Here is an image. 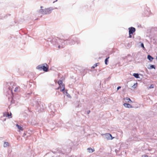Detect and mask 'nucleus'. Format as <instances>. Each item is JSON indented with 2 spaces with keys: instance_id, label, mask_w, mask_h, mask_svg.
<instances>
[{
  "instance_id": "24",
  "label": "nucleus",
  "mask_w": 157,
  "mask_h": 157,
  "mask_svg": "<svg viewBox=\"0 0 157 157\" xmlns=\"http://www.w3.org/2000/svg\"><path fill=\"white\" fill-rule=\"evenodd\" d=\"M150 69H155V66L154 65H151L149 68Z\"/></svg>"
},
{
  "instance_id": "17",
  "label": "nucleus",
  "mask_w": 157,
  "mask_h": 157,
  "mask_svg": "<svg viewBox=\"0 0 157 157\" xmlns=\"http://www.w3.org/2000/svg\"><path fill=\"white\" fill-rule=\"evenodd\" d=\"M20 87L19 86H17L14 90V91L15 92H17L20 90Z\"/></svg>"
},
{
  "instance_id": "27",
  "label": "nucleus",
  "mask_w": 157,
  "mask_h": 157,
  "mask_svg": "<svg viewBox=\"0 0 157 157\" xmlns=\"http://www.w3.org/2000/svg\"><path fill=\"white\" fill-rule=\"evenodd\" d=\"M154 85L153 84H151L150 86L149 87V89H151V88H154Z\"/></svg>"
},
{
  "instance_id": "38",
  "label": "nucleus",
  "mask_w": 157,
  "mask_h": 157,
  "mask_svg": "<svg viewBox=\"0 0 157 157\" xmlns=\"http://www.w3.org/2000/svg\"><path fill=\"white\" fill-rule=\"evenodd\" d=\"M40 7H41V8H42V7H42V6H41Z\"/></svg>"
},
{
  "instance_id": "39",
  "label": "nucleus",
  "mask_w": 157,
  "mask_h": 157,
  "mask_svg": "<svg viewBox=\"0 0 157 157\" xmlns=\"http://www.w3.org/2000/svg\"><path fill=\"white\" fill-rule=\"evenodd\" d=\"M156 59H157V56L156 57Z\"/></svg>"
},
{
  "instance_id": "7",
  "label": "nucleus",
  "mask_w": 157,
  "mask_h": 157,
  "mask_svg": "<svg viewBox=\"0 0 157 157\" xmlns=\"http://www.w3.org/2000/svg\"><path fill=\"white\" fill-rule=\"evenodd\" d=\"M104 138L108 140H112L113 139V137H112V135L109 133H106L104 135Z\"/></svg>"
},
{
  "instance_id": "2",
  "label": "nucleus",
  "mask_w": 157,
  "mask_h": 157,
  "mask_svg": "<svg viewBox=\"0 0 157 157\" xmlns=\"http://www.w3.org/2000/svg\"><path fill=\"white\" fill-rule=\"evenodd\" d=\"M68 44L70 45H72L76 43L77 44H80V41L79 39L75 37L71 36L68 39Z\"/></svg>"
},
{
  "instance_id": "25",
  "label": "nucleus",
  "mask_w": 157,
  "mask_h": 157,
  "mask_svg": "<svg viewBox=\"0 0 157 157\" xmlns=\"http://www.w3.org/2000/svg\"><path fill=\"white\" fill-rule=\"evenodd\" d=\"M99 64V63H97L96 64H95L91 68H94L95 67H96L98 65V64Z\"/></svg>"
},
{
  "instance_id": "33",
  "label": "nucleus",
  "mask_w": 157,
  "mask_h": 157,
  "mask_svg": "<svg viewBox=\"0 0 157 157\" xmlns=\"http://www.w3.org/2000/svg\"><path fill=\"white\" fill-rule=\"evenodd\" d=\"M142 157H148V156L147 155H142Z\"/></svg>"
},
{
  "instance_id": "23",
  "label": "nucleus",
  "mask_w": 157,
  "mask_h": 157,
  "mask_svg": "<svg viewBox=\"0 0 157 157\" xmlns=\"http://www.w3.org/2000/svg\"><path fill=\"white\" fill-rule=\"evenodd\" d=\"M72 126V125L69 124V123H67V124H66V126H67V128H71V126Z\"/></svg>"
},
{
  "instance_id": "3",
  "label": "nucleus",
  "mask_w": 157,
  "mask_h": 157,
  "mask_svg": "<svg viewBox=\"0 0 157 157\" xmlns=\"http://www.w3.org/2000/svg\"><path fill=\"white\" fill-rule=\"evenodd\" d=\"M49 66L46 63H43L38 65L36 67V69L40 71L43 70L45 72L48 71Z\"/></svg>"
},
{
  "instance_id": "16",
  "label": "nucleus",
  "mask_w": 157,
  "mask_h": 157,
  "mask_svg": "<svg viewBox=\"0 0 157 157\" xmlns=\"http://www.w3.org/2000/svg\"><path fill=\"white\" fill-rule=\"evenodd\" d=\"M147 59L151 61H152L153 59V58L150 55H148L147 56Z\"/></svg>"
},
{
  "instance_id": "40",
  "label": "nucleus",
  "mask_w": 157,
  "mask_h": 157,
  "mask_svg": "<svg viewBox=\"0 0 157 157\" xmlns=\"http://www.w3.org/2000/svg\"><path fill=\"white\" fill-rule=\"evenodd\" d=\"M71 157H74V156H71Z\"/></svg>"
},
{
  "instance_id": "13",
  "label": "nucleus",
  "mask_w": 157,
  "mask_h": 157,
  "mask_svg": "<svg viewBox=\"0 0 157 157\" xmlns=\"http://www.w3.org/2000/svg\"><path fill=\"white\" fill-rule=\"evenodd\" d=\"M144 16L147 17H148L150 14V12L147 10H145L144 12Z\"/></svg>"
},
{
  "instance_id": "32",
  "label": "nucleus",
  "mask_w": 157,
  "mask_h": 157,
  "mask_svg": "<svg viewBox=\"0 0 157 157\" xmlns=\"http://www.w3.org/2000/svg\"><path fill=\"white\" fill-rule=\"evenodd\" d=\"M129 38H132V34H131V33H129Z\"/></svg>"
},
{
  "instance_id": "18",
  "label": "nucleus",
  "mask_w": 157,
  "mask_h": 157,
  "mask_svg": "<svg viewBox=\"0 0 157 157\" xmlns=\"http://www.w3.org/2000/svg\"><path fill=\"white\" fill-rule=\"evenodd\" d=\"M9 143L8 142H5L3 144V147H7L9 146Z\"/></svg>"
},
{
  "instance_id": "31",
  "label": "nucleus",
  "mask_w": 157,
  "mask_h": 157,
  "mask_svg": "<svg viewBox=\"0 0 157 157\" xmlns=\"http://www.w3.org/2000/svg\"><path fill=\"white\" fill-rule=\"evenodd\" d=\"M32 94V92H30V93H28L27 94V95H26V96L27 97H28L30 94Z\"/></svg>"
},
{
  "instance_id": "20",
  "label": "nucleus",
  "mask_w": 157,
  "mask_h": 157,
  "mask_svg": "<svg viewBox=\"0 0 157 157\" xmlns=\"http://www.w3.org/2000/svg\"><path fill=\"white\" fill-rule=\"evenodd\" d=\"M133 75L136 78H139V74L138 73H134Z\"/></svg>"
},
{
  "instance_id": "6",
  "label": "nucleus",
  "mask_w": 157,
  "mask_h": 157,
  "mask_svg": "<svg viewBox=\"0 0 157 157\" xmlns=\"http://www.w3.org/2000/svg\"><path fill=\"white\" fill-rule=\"evenodd\" d=\"M36 110L38 112H42L44 109V106L42 104L41 102L38 103L36 105Z\"/></svg>"
},
{
  "instance_id": "28",
  "label": "nucleus",
  "mask_w": 157,
  "mask_h": 157,
  "mask_svg": "<svg viewBox=\"0 0 157 157\" xmlns=\"http://www.w3.org/2000/svg\"><path fill=\"white\" fill-rule=\"evenodd\" d=\"M141 47L143 48V50H145V48L144 47V44L143 43H141Z\"/></svg>"
},
{
  "instance_id": "11",
  "label": "nucleus",
  "mask_w": 157,
  "mask_h": 157,
  "mask_svg": "<svg viewBox=\"0 0 157 157\" xmlns=\"http://www.w3.org/2000/svg\"><path fill=\"white\" fill-rule=\"evenodd\" d=\"M123 105L126 108H133V107L132 106L128 103H124V104Z\"/></svg>"
},
{
  "instance_id": "1",
  "label": "nucleus",
  "mask_w": 157,
  "mask_h": 157,
  "mask_svg": "<svg viewBox=\"0 0 157 157\" xmlns=\"http://www.w3.org/2000/svg\"><path fill=\"white\" fill-rule=\"evenodd\" d=\"M68 39L64 40L63 39L56 37L53 38L51 41V43L56 47L60 49L63 48L65 45L68 44Z\"/></svg>"
},
{
  "instance_id": "12",
  "label": "nucleus",
  "mask_w": 157,
  "mask_h": 157,
  "mask_svg": "<svg viewBox=\"0 0 157 157\" xmlns=\"http://www.w3.org/2000/svg\"><path fill=\"white\" fill-rule=\"evenodd\" d=\"M63 93L65 95L67 96L69 98H71V96L68 93L67 91L66 90H64V91H63Z\"/></svg>"
},
{
  "instance_id": "29",
  "label": "nucleus",
  "mask_w": 157,
  "mask_h": 157,
  "mask_svg": "<svg viewBox=\"0 0 157 157\" xmlns=\"http://www.w3.org/2000/svg\"><path fill=\"white\" fill-rule=\"evenodd\" d=\"M137 86V84L135 83L132 86V87L133 88H136Z\"/></svg>"
},
{
  "instance_id": "37",
  "label": "nucleus",
  "mask_w": 157,
  "mask_h": 157,
  "mask_svg": "<svg viewBox=\"0 0 157 157\" xmlns=\"http://www.w3.org/2000/svg\"><path fill=\"white\" fill-rule=\"evenodd\" d=\"M57 1V0H56V1H54V2H53V3H55L56 2V1Z\"/></svg>"
},
{
  "instance_id": "26",
  "label": "nucleus",
  "mask_w": 157,
  "mask_h": 157,
  "mask_svg": "<svg viewBox=\"0 0 157 157\" xmlns=\"http://www.w3.org/2000/svg\"><path fill=\"white\" fill-rule=\"evenodd\" d=\"M58 84L59 86H61V85L63 84L62 81L61 80H59L58 82Z\"/></svg>"
},
{
  "instance_id": "30",
  "label": "nucleus",
  "mask_w": 157,
  "mask_h": 157,
  "mask_svg": "<svg viewBox=\"0 0 157 157\" xmlns=\"http://www.w3.org/2000/svg\"><path fill=\"white\" fill-rule=\"evenodd\" d=\"M56 126L57 127H60L61 125V123H60V124H58V123H57L56 124Z\"/></svg>"
},
{
  "instance_id": "36",
  "label": "nucleus",
  "mask_w": 157,
  "mask_h": 157,
  "mask_svg": "<svg viewBox=\"0 0 157 157\" xmlns=\"http://www.w3.org/2000/svg\"><path fill=\"white\" fill-rule=\"evenodd\" d=\"M40 102H38V101H37L36 102V105L38 103H40Z\"/></svg>"
},
{
  "instance_id": "14",
  "label": "nucleus",
  "mask_w": 157,
  "mask_h": 157,
  "mask_svg": "<svg viewBox=\"0 0 157 157\" xmlns=\"http://www.w3.org/2000/svg\"><path fill=\"white\" fill-rule=\"evenodd\" d=\"M124 100L126 102H132V101L128 97H126L124 98Z\"/></svg>"
},
{
  "instance_id": "5",
  "label": "nucleus",
  "mask_w": 157,
  "mask_h": 157,
  "mask_svg": "<svg viewBox=\"0 0 157 157\" xmlns=\"http://www.w3.org/2000/svg\"><path fill=\"white\" fill-rule=\"evenodd\" d=\"M53 10L52 7H50L45 9H41L39 10V12L44 14H49L52 12V10Z\"/></svg>"
},
{
  "instance_id": "4",
  "label": "nucleus",
  "mask_w": 157,
  "mask_h": 157,
  "mask_svg": "<svg viewBox=\"0 0 157 157\" xmlns=\"http://www.w3.org/2000/svg\"><path fill=\"white\" fill-rule=\"evenodd\" d=\"M157 36V27H154L151 29L150 37L151 39L155 40Z\"/></svg>"
},
{
  "instance_id": "22",
  "label": "nucleus",
  "mask_w": 157,
  "mask_h": 157,
  "mask_svg": "<svg viewBox=\"0 0 157 157\" xmlns=\"http://www.w3.org/2000/svg\"><path fill=\"white\" fill-rule=\"evenodd\" d=\"M11 113L10 114L9 113H7L6 114V115H5V116L6 117H8L9 118H10L11 117Z\"/></svg>"
},
{
  "instance_id": "10",
  "label": "nucleus",
  "mask_w": 157,
  "mask_h": 157,
  "mask_svg": "<svg viewBox=\"0 0 157 157\" xmlns=\"http://www.w3.org/2000/svg\"><path fill=\"white\" fill-rule=\"evenodd\" d=\"M60 88L61 89V91L63 92L64 91V90H65L64 84H63L61 85V86H59V87L57 89L58 90H59L60 89Z\"/></svg>"
},
{
  "instance_id": "35",
  "label": "nucleus",
  "mask_w": 157,
  "mask_h": 157,
  "mask_svg": "<svg viewBox=\"0 0 157 157\" xmlns=\"http://www.w3.org/2000/svg\"><path fill=\"white\" fill-rule=\"evenodd\" d=\"M90 110H88L87 111V114H89V113H90Z\"/></svg>"
},
{
  "instance_id": "19",
  "label": "nucleus",
  "mask_w": 157,
  "mask_h": 157,
  "mask_svg": "<svg viewBox=\"0 0 157 157\" xmlns=\"http://www.w3.org/2000/svg\"><path fill=\"white\" fill-rule=\"evenodd\" d=\"M16 125L18 129H19V130H20L21 131L23 130V128L20 125H19L18 124H17Z\"/></svg>"
},
{
  "instance_id": "15",
  "label": "nucleus",
  "mask_w": 157,
  "mask_h": 157,
  "mask_svg": "<svg viewBox=\"0 0 157 157\" xmlns=\"http://www.w3.org/2000/svg\"><path fill=\"white\" fill-rule=\"evenodd\" d=\"M87 150L89 153H91L94 152L95 150L94 148H92L91 147H89L87 149Z\"/></svg>"
},
{
  "instance_id": "34",
  "label": "nucleus",
  "mask_w": 157,
  "mask_h": 157,
  "mask_svg": "<svg viewBox=\"0 0 157 157\" xmlns=\"http://www.w3.org/2000/svg\"><path fill=\"white\" fill-rule=\"evenodd\" d=\"M121 88V87L120 86H119L117 87V90H119Z\"/></svg>"
},
{
  "instance_id": "8",
  "label": "nucleus",
  "mask_w": 157,
  "mask_h": 157,
  "mask_svg": "<svg viewBox=\"0 0 157 157\" xmlns=\"http://www.w3.org/2000/svg\"><path fill=\"white\" fill-rule=\"evenodd\" d=\"M13 87L12 88H11V87L10 86V87L9 88V93H10V94H8V96L7 95H6V96L8 97V98L9 99L10 98H11L12 99V96H13V94H12V88H13Z\"/></svg>"
},
{
  "instance_id": "21",
  "label": "nucleus",
  "mask_w": 157,
  "mask_h": 157,
  "mask_svg": "<svg viewBox=\"0 0 157 157\" xmlns=\"http://www.w3.org/2000/svg\"><path fill=\"white\" fill-rule=\"evenodd\" d=\"M109 58V57L107 58H106L105 59V64H106V65L108 64V59Z\"/></svg>"
},
{
  "instance_id": "9",
  "label": "nucleus",
  "mask_w": 157,
  "mask_h": 157,
  "mask_svg": "<svg viewBox=\"0 0 157 157\" xmlns=\"http://www.w3.org/2000/svg\"><path fill=\"white\" fill-rule=\"evenodd\" d=\"M129 33L133 34L136 31L135 28L132 27H131L128 28Z\"/></svg>"
}]
</instances>
